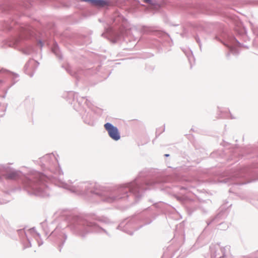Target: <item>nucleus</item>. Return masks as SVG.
<instances>
[{
    "mask_svg": "<svg viewBox=\"0 0 258 258\" xmlns=\"http://www.w3.org/2000/svg\"><path fill=\"white\" fill-rule=\"evenodd\" d=\"M82 1L89 2L92 5L98 7H104L107 5V2L104 0H81Z\"/></svg>",
    "mask_w": 258,
    "mask_h": 258,
    "instance_id": "2",
    "label": "nucleus"
},
{
    "mask_svg": "<svg viewBox=\"0 0 258 258\" xmlns=\"http://www.w3.org/2000/svg\"><path fill=\"white\" fill-rule=\"evenodd\" d=\"M16 177V174L14 173H12L10 175V178H15Z\"/></svg>",
    "mask_w": 258,
    "mask_h": 258,
    "instance_id": "3",
    "label": "nucleus"
},
{
    "mask_svg": "<svg viewBox=\"0 0 258 258\" xmlns=\"http://www.w3.org/2000/svg\"><path fill=\"white\" fill-rule=\"evenodd\" d=\"M104 128L107 131L109 137L115 141L120 139V134L117 128L110 123H106L104 124Z\"/></svg>",
    "mask_w": 258,
    "mask_h": 258,
    "instance_id": "1",
    "label": "nucleus"
}]
</instances>
